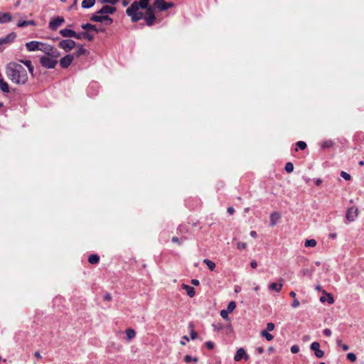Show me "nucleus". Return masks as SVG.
<instances>
[{
  "label": "nucleus",
  "instance_id": "f257e3e1",
  "mask_svg": "<svg viewBox=\"0 0 364 364\" xmlns=\"http://www.w3.org/2000/svg\"><path fill=\"white\" fill-rule=\"evenodd\" d=\"M5 73L8 79L16 85H24L28 81L26 69L17 62H10L6 65Z\"/></svg>",
  "mask_w": 364,
  "mask_h": 364
},
{
  "label": "nucleus",
  "instance_id": "f03ea898",
  "mask_svg": "<svg viewBox=\"0 0 364 364\" xmlns=\"http://www.w3.org/2000/svg\"><path fill=\"white\" fill-rule=\"evenodd\" d=\"M150 0H139L134 1L127 8L126 13L131 18L132 22H137L143 18V12L140 9H148Z\"/></svg>",
  "mask_w": 364,
  "mask_h": 364
},
{
  "label": "nucleus",
  "instance_id": "7ed1b4c3",
  "mask_svg": "<svg viewBox=\"0 0 364 364\" xmlns=\"http://www.w3.org/2000/svg\"><path fill=\"white\" fill-rule=\"evenodd\" d=\"M58 58H54L52 56H42L40 58L41 65L46 68H54L58 64Z\"/></svg>",
  "mask_w": 364,
  "mask_h": 364
},
{
  "label": "nucleus",
  "instance_id": "20e7f679",
  "mask_svg": "<svg viewBox=\"0 0 364 364\" xmlns=\"http://www.w3.org/2000/svg\"><path fill=\"white\" fill-rule=\"evenodd\" d=\"M41 51L45 53L44 56L50 55L54 58H58L60 55V52L57 50V48L44 43H43L42 46L41 47Z\"/></svg>",
  "mask_w": 364,
  "mask_h": 364
},
{
  "label": "nucleus",
  "instance_id": "39448f33",
  "mask_svg": "<svg viewBox=\"0 0 364 364\" xmlns=\"http://www.w3.org/2000/svg\"><path fill=\"white\" fill-rule=\"evenodd\" d=\"M146 9V16H144L143 15V18L147 26H152L155 21H156V16L154 14L153 9L151 6H149L148 9Z\"/></svg>",
  "mask_w": 364,
  "mask_h": 364
},
{
  "label": "nucleus",
  "instance_id": "423d86ee",
  "mask_svg": "<svg viewBox=\"0 0 364 364\" xmlns=\"http://www.w3.org/2000/svg\"><path fill=\"white\" fill-rule=\"evenodd\" d=\"M154 6L159 11H166L172 8L174 4L171 2H166L164 0H154Z\"/></svg>",
  "mask_w": 364,
  "mask_h": 364
},
{
  "label": "nucleus",
  "instance_id": "0eeeda50",
  "mask_svg": "<svg viewBox=\"0 0 364 364\" xmlns=\"http://www.w3.org/2000/svg\"><path fill=\"white\" fill-rule=\"evenodd\" d=\"M58 46L65 52H69L75 48V42L71 39L63 40L59 42Z\"/></svg>",
  "mask_w": 364,
  "mask_h": 364
},
{
  "label": "nucleus",
  "instance_id": "6e6552de",
  "mask_svg": "<svg viewBox=\"0 0 364 364\" xmlns=\"http://www.w3.org/2000/svg\"><path fill=\"white\" fill-rule=\"evenodd\" d=\"M358 215V209L355 206H352L347 210L346 219L349 222L354 221Z\"/></svg>",
  "mask_w": 364,
  "mask_h": 364
},
{
  "label": "nucleus",
  "instance_id": "1a4fd4ad",
  "mask_svg": "<svg viewBox=\"0 0 364 364\" xmlns=\"http://www.w3.org/2000/svg\"><path fill=\"white\" fill-rule=\"evenodd\" d=\"M64 21H65V20L63 17L58 16V17L53 18L49 22V28L51 30L55 31L60 26H61Z\"/></svg>",
  "mask_w": 364,
  "mask_h": 364
},
{
  "label": "nucleus",
  "instance_id": "9d476101",
  "mask_svg": "<svg viewBox=\"0 0 364 364\" xmlns=\"http://www.w3.org/2000/svg\"><path fill=\"white\" fill-rule=\"evenodd\" d=\"M310 348L311 350L314 351V355L316 358H321L323 357L324 352L320 349V343L318 342H313L311 344Z\"/></svg>",
  "mask_w": 364,
  "mask_h": 364
},
{
  "label": "nucleus",
  "instance_id": "9b49d317",
  "mask_svg": "<svg viewBox=\"0 0 364 364\" xmlns=\"http://www.w3.org/2000/svg\"><path fill=\"white\" fill-rule=\"evenodd\" d=\"M43 42L39 41H30L26 43V48L28 51L41 50Z\"/></svg>",
  "mask_w": 364,
  "mask_h": 364
},
{
  "label": "nucleus",
  "instance_id": "f8f14e48",
  "mask_svg": "<svg viewBox=\"0 0 364 364\" xmlns=\"http://www.w3.org/2000/svg\"><path fill=\"white\" fill-rule=\"evenodd\" d=\"M74 59V56L73 55L68 54L65 56L63 57L60 60V65L63 68H67L72 63Z\"/></svg>",
  "mask_w": 364,
  "mask_h": 364
},
{
  "label": "nucleus",
  "instance_id": "ddd939ff",
  "mask_svg": "<svg viewBox=\"0 0 364 364\" xmlns=\"http://www.w3.org/2000/svg\"><path fill=\"white\" fill-rule=\"evenodd\" d=\"M242 359H245V360H247L249 359V355L246 353L244 348H240L237 349L234 360L237 362L240 361Z\"/></svg>",
  "mask_w": 364,
  "mask_h": 364
},
{
  "label": "nucleus",
  "instance_id": "4468645a",
  "mask_svg": "<svg viewBox=\"0 0 364 364\" xmlns=\"http://www.w3.org/2000/svg\"><path fill=\"white\" fill-rule=\"evenodd\" d=\"M279 283L272 282L270 283L268 286V289L269 291H275L277 293H279L283 287V279H279Z\"/></svg>",
  "mask_w": 364,
  "mask_h": 364
},
{
  "label": "nucleus",
  "instance_id": "2eb2a0df",
  "mask_svg": "<svg viewBox=\"0 0 364 364\" xmlns=\"http://www.w3.org/2000/svg\"><path fill=\"white\" fill-rule=\"evenodd\" d=\"M115 11L116 9L114 7L106 5L102 6V8L98 11L97 14L107 16V14H114Z\"/></svg>",
  "mask_w": 364,
  "mask_h": 364
},
{
  "label": "nucleus",
  "instance_id": "dca6fc26",
  "mask_svg": "<svg viewBox=\"0 0 364 364\" xmlns=\"http://www.w3.org/2000/svg\"><path fill=\"white\" fill-rule=\"evenodd\" d=\"M90 20L95 22H102L105 20H108L109 23L112 22V19L107 16H103L102 14L97 15L95 14L90 18Z\"/></svg>",
  "mask_w": 364,
  "mask_h": 364
},
{
  "label": "nucleus",
  "instance_id": "f3484780",
  "mask_svg": "<svg viewBox=\"0 0 364 364\" xmlns=\"http://www.w3.org/2000/svg\"><path fill=\"white\" fill-rule=\"evenodd\" d=\"M60 33L62 36L66 38L77 37V33L75 31L69 28H64L60 30Z\"/></svg>",
  "mask_w": 364,
  "mask_h": 364
},
{
  "label": "nucleus",
  "instance_id": "a211bd4d",
  "mask_svg": "<svg viewBox=\"0 0 364 364\" xmlns=\"http://www.w3.org/2000/svg\"><path fill=\"white\" fill-rule=\"evenodd\" d=\"M16 38V34L11 33L7 35L6 37L0 38V45L10 43L14 41Z\"/></svg>",
  "mask_w": 364,
  "mask_h": 364
},
{
  "label": "nucleus",
  "instance_id": "6ab92c4d",
  "mask_svg": "<svg viewBox=\"0 0 364 364\" xmlns=\"http://www.w3.org/2000/svg\"><path fill=\"white\" fill-rule=\"evenodd\" d=\"M280 218V215L277 212H274L270 215V225L272 227L274 226L279 219Z\"/></svg>",
  "mask_w": 364,
  "mask_h": 364
},
{
  "label": "nucleus",
  "instance_id": "aec40b11",
  "mask_svg": "<svg viewBox=\"0 0 364 364\" xmlns=\"http://www.w3.org/2000/svg\"><path fill=\"white\" fill-rule=\"evenodd\" d=\"M182 288L186 291L187 294L190 297L192 298V297H193L195 296V294H196L195 289L193 287H191L189 285L183 284H182Z\"/></svg>",
  "mask_w": 364,
  "mask_h": 364
},
{
  "label": "nucleus",
  "instance_id": "412c9836",
  "mask_svg": "<svg viewBox=\"0 0 364 364\" xmlns=\"http://www.w3.org/2000/svg\"><path fill=\"white\" fill-rule=\"evenodd\" d=\"M36 22L33 20H29V21H20L17 23V26L19 28L26 27L28 26H36Z\"/></svg>",
  "mask_w": 364,
  "mask_h": 364
},
{
  "label": "nucleus",
  "instance_id": "4be33fe9",
  "mask_svg": "<svg viewBox=\"0 0 364 364\" xmlns=\"http://www.w3.org/2000/svg\"><path fill=\"white\" fill-rule=\"evenodd\" d=\"M11 21V16L9 13H0V23H7Z\"/></svg>",
  "mask_w": 364,
  "mask_h": 364
},
{
  "label": "nucleus",
  "instance_id": "5701e85b",
  "mask_svg": "<svg viewBox=\"0 0 364 364\" xmlns=\"http://www.w3.org/2000/svg\"><path fill=\"white\" fill-rule=\"evenodd\" d=\"M21 63H23L28 68L29 73L33 75L34 71V67L32 65V63L29 60H20Z\"/></svg>",
  "mask_w": 364,
  "mask_h": 364
},
{
  "label": "nucleus",
  "instance_id": "b1692460",
  "mask_svg": "<svg viewBox=\"0 0 364 364\" xmlns=\"http://www.w3.org/2000/svg\"><path fill=\"white\" fill-rule=\"evenodd\" d=\"M125 333H126L127 338L128 341L133 339L136 336V332L132 328H127L125 331Z\"/></svg>",
  "mask_w": 364,
  "mask_h": 364
},
{
  "label": "nucleus",
  "instance_id": "393cba45",
  "mask_svg": "<svg viewBox=\"0 0 364 364\" xmlns=\"http://www.w3.org/2000/svg\"><path fill=\"white\" fill-rule=\"evenodd\" d=\"M95 4V0H83L82 2V7L84 9H89L93 6Z\"/></svg>",
  "mask_w": 364,
  "mask_h": 364
},
{
  "label": "nucleus",
  "instance_id": "a878e982",
  "mask_svg": "<svg viewBox=\"0 0 364 364\" xmlns=\"http://www.w3.org/2000/svg\"><path fill=\"white\" fill-rule=\"evenodd\" d=\"M317 245V242L314 239H307L304 242V246L306 247H314Z\"/></svg>",
  "mask_w": 364,
  "mask_h": 364
},
{
  "label": "nucleus",
  "instance_id": "bb28decb",
  "mask_svg": "<svg viewBox=\"0 0 364 364\" xmlns=\"http://www.w3.org/2000/svg\"><path fill=\"white\" fill-rule=\"evenodd\" d=\"M100 261V257L97 255H90L88 257V262L90 264H97Z\"/></svg>",
  "mask_w": 364,
  "mask_h": 364
},
{
  "label": "nucleus",
  "instance_id": "cd10ccee",
  "mask_svg": "<svg viewBox=\"0 0 364 364\" xmlns=\"http://www.w3.org/2000/svg\"><path fill=\"white\" fill-rule=\"evenodd\" d=\"M203 262L207 265L208 268L210 270V271H213L215 268V262H213V261L208 259H205L203 260Z\"/></svg>",
  "mask_w": 364,
  "mask_h": 364
},
{
  "label": "nucleus",
  "instance_id": "c85d7f7f",
  "mask_svg": "<svg viewBox=\"0 0 364 364\" xmlns=\"http://www.w3.org/2000/svg\"><path fill=\"white\" fill-rule=\"evenodd\" d=\"M82 28L85 30L94 31L97 33L98 32V30L97 29L96 26L90 24V23L83 24V25H82Z\"/></svg>",
  "mask_w": 364,
  "mask_h": 364
},
{
  "label": "nucleus",
  "instance_id": "c756f323",
  "mask_svg": "<svg viewBox=\"0 0 364 364\" xmlns=\"http://www.w3.org/2000/svg\"><path fill=\"white\" fill-rule=\"evenodd\" d=\"M262 336L264 337L268 341H270L273 339L274 336L269 333L267 331L263 330L261 332Z\"/></svg>",
  "mask_w": 364,
  "mask_h": 364
},
{
  "label": "nucleus",
  "instance_id": "7c9ffc66",
  "mask_svg": "<svg viewBox=\"0 0 364 364\" xmlns=\"http://www.w3.org/2000/svg\"><path fill=\"white\" fill-rule=\"evenodd\" d=\"M87 50L82 47L80 46L75 52V55L76 57H80L81 55H85Z\"/></svg>",
  "mask_w": 364,
  "mask_h": 364
},
{
  "label": "nucleus",
  "instance_id": "2f4dec72",
  "mask_svg": "<svg viewBox=\"0 0 364 364\" xmlns=\"http://www.w3.org/2000/svg\"><path fill=\"white\" fill-rule=\"evenodd\" d=\"M186 240V237H181V239H179L178 237H173L171 238V241L174 243H177L179 245H181L183 242V241Z\"/></svg>",
  "mask_w": 364,
  "mask_h": 364
},
{
  "label": "nucleus",
  "instance_id": "473e14b6",
  "mask_svg": "<svg viewBox=\"0 0 364 364\" xmlns=\"http://www.w3.org/2000/svg\"><path fill=\"white\" fill-rule=\"evenodd\" d=\"M236 307V303L233 301H230L228 305V307H227V311L230 313L232 311H234V309H235Z\"/></svg>",
  "mask_w": 364,
  "mask_h": 364
},
{
  "label": "nucleus",
  "instance_id": "72a5a7b5",
  "mask_svg": "<svg viewBox=\"0 0 364 364\" xmlns=\"http://www.w3.org/2000/svg\"><path fill=\"white\" fill-rule=\"evenodd\" d=\"M294 170V165L291 162H288L285 165V171L287 172V173H291Z\"/></svg>",
  "mask_w": 364,
  "mask_h": 364
},
{
  "label": "nucleus",
  "instance_id": "f704fd0d",
  "mask_svg": "<svg viewBox=\"0 0 364 364\" xmlns=\"http://www.w3.org/2000/svg\"><path fill=\"white\" fill-rule=\"evenodd\" d=\"M296 145L297 148L300 149L301 150H304L306 148V144L302 141H297Z\"/></svg>",
  "mask_w": 364,
  "mask_h": 364
},
{
  "label": "nucleus",
  "instance_id": "c9c22d12",
  "mask_svg": "<svg viewBox=\"0 0 364 364\" xmlns=\"http://www.w3.org/2000/svg\"><path fill=\"white\" fill-rule=\"evenodd\" d=\"M333 144V141L331 140L325 141L322 143V148L327 149L332 146Z\"/></svg>",
  "mask_w": 364,
  "mask_h": 364
},
{
  "label": "nucleus",
  "instance_id": "e433bc0d",
  "mask_svg": "<svg viewBox=\"0 0 364 364\" xmlns=\"http://www.w3.org/2000/svg\"><path fill=\"white\" fill-rule=\"evenodd\" d=\"M184 360L186 363H188L191 361H198V358H192L191 355H186L185 357H184Z\"/></svg>",
  "mask_w": 364,
  "mask_h": 364
},
{
  "label": "nucleus",
  "instance_id": "4c0bfd02",
  "mask_svg": "<svg viewBox=\"0 0 364 364\" xmlns=\"http://www.w3.org/2000/svg\"><path fill=\"white\" fill-rule=\"evenodd\" d=\"M246 247H247V243L242 242H237V248L238 250H245Z\"/></svg>",
  "mask_w": 364,
  "mask_h": 364
},
{
  "label": "nucleus",
  "instance_id": "58836bf2",
  "mask_svg": "<svg viewBox=\"0 0 364 364\" xmlns=\"http://www.w3.org/2000/svg\"><path fill=\"white\" fill-rule=\"evenodd\" d=\"M347 358L351 362H355L356 360V355L353 353H349L347 354Z\"/></svg>",
  "mask_w": 364,
  "mask_h": 364
},
{
  "label": "nucleus",
  "instance_id": "ea45409f",
  "mask_svg": "<svg viewBox=\"0 0 364 364\" xmlns=\"http://www.w3.org/2000/svg\"><path fill=\"white\" fill-rule=\"evenodd\" d=\"M341 176L346 181H349L351 178L350 175L345 171H341Z\"/></svg>",
  "mask_w": 364,
  "mask_h": 364
},
{
  "label": "nucleus",
  "instance_id": "a19ab883",
  "mask_svg": "<svg viewBox=\"0 0 364 364\" xmlns=\"http://www.w3.org/2000/svg\"><path fill=\"white\" fill-rule=\"evenodd\" d=\"M228 311L225 309H223L220 311V316L225 318V319H228Z\"/></svg>",
  "mask_w": 364,
  "mask_h": 364
},
{
  "label": "nucleus",
  "instance_id": "79ce46f5",
  "mask_svg": "<svg viewBox=\"0 0 364 364\" xmlns=\"http://www.w3.org/2000/svg\"><path fill=\"white\" fill-rule=\"evenodd\" d=\"M299 305H300L299 301L296 298L294 299L292 304H291V306L295 309V308H297Z\"/></svg>",
  "mask_w": 364,
  "mask_h": 364
},
{
  "label": "nucleus",
  "instance_id": "37998d69",
  "mask_svg": "<svg viewBox=\"0 0 364 364\" xmlns=\"http://www.w3.org/2000/svg\"><path fill=\"white\" fill-rule=\"evenodd\" d=\"M274 324L273 323H268L267 324V331H272L274 329Z\"/></svg>",
  "mask_w": 364,
  "mask_h": 364
},
{
  "label": "nucleus",
  "instance_id": "c03bdc74",
  "mask_svg": "<svg viewBox=\"0 0 364 364\" xmlns=\"http://www.w3.org/2000/svg\"><path fill=\"white\" fill-rule=\"evenodd\" d=\"M299 351V348L298 346L294 345L291 347V352L292 353H297Z\"/></svg>",
  "mask_w": 364,
  "mask_h": 364
},
{
  "label": "nucleus",
  "instance_id": "a18cd8bd",
  "mask_svg": "<svg viewBox=\"0 0 364 364\" xmlns=\"http://www.w3.org/2000/svg\"><path fill=\"white\" fill-rule=\"evenodd\" d=\"M323 333L325 336L329 337L331 336V331L329 328H325L323 331Z\"/></svg>",
  "mask_w": 364,
  "mask_h": 364
},
{
  "label": "nucleus",
  "instance_id": "49530a36",
  "mask_svg": "<svg viewBox=\"0 0 364 364\" xmlns=\"http://www.w3.org/2000/svg\"><path fill=\"white\" fill-rule=\"evenodd\" d=\"M190 336H191V338L192 340H194L197 338L198 333L193 329H191Z\"/></svg>",
  "mask_w": 364,
  "mask_h": 364
},
{
  "label": "nucleus",
  "instance_id": "de8ad7c7",
  "mask_svg": "<svg viewBox=\"0 0 364 364\" xmlns=\"http://www.w3.org/2000/svg\"><path fill=\"white\" fill-rule=\"evenodd\" d=\"M82 35L83 36V37L89 41H91L92 38H93V36L92 35H90L87 33H82Z\"/></svg>",
  "mask_w": 364,
  "mask_h": 364
},
{
  "label": "nucleus",
  "instance_id": "09e8293b",
  "mask_svg": "<svg viewBox=\"0 0 364 364\" xmlns=\"http://www.w3.org/2000/svg\"><path fill=\"white\" fill-rule=\"evenodd\" d=\"M205 346L208 349L212 350L214 348V343L212 341H208L205 343Z\"/></svg>",
  "mask_w": 364,
  "mask_h": 364
},
{
  "label": "nucleus",
  "instance_id": "8fccbe9b",
  "mask_svg": "<svg viewBox=\"0 0 364 364\" xmlns=\"http://www.w3.org/2000/svg\"><path fill=\"white\" fill-rule=\"evenodd\" d=\"M119 0H102L103 3H109L111 4H116Z\"/></svg>",
  "mask_w": 364,
  "mask_h": 364
},
{
  "label": "nucleus",
  "instance_id": "3c124183",
  "mask_svg": "<svg viewBox=\"0 0 364 364\" xmlns=\"http://www.w3.org/2000/svg\"><path fill=\"white\" fill-rule=\"evenodd\" d=\"M327 296H328V299H327L328 303L330 304H333L334 302V299H333V296L330 294H327Z\"/></svg>",
  "mask_w": 364,
  "mask_h": 364
},
{
  "label": "nucleus",
  "instance_id": "603ef678",
  "mask_svg": "<svg viewBox=\"0 0 364 364\" xmlns=\"http://www.w3.org/2000/svg\"><path fill=\"white\" fill-rule=\"evenodd\" d=\"M104 299H105V301H111V299H112L111 294H106L104 296Z\"/></svg>",
  "mask_w": 364,
  "mask_h": 364
},
{
  "label": "nucleus",
  "instance_id": "864d4df0",
  "mask_svg": "<svg viewBox=\"0 0 364 364\" xmlns=\"http://www.w3.org/2000/svg\"><path fill=\"white\" fill-rule=\"evenodd\" d=\"M250 266H251L253 269H255V268H257V262L255 260H252V261L250 262Z\"/></svg>",
  "mask_w": 364,
  "mask_h": 364
},
{
  "label": "nucleus",
  "instance_id": "5fc2aeb1",
  "mask_svg": "<svg viewBox=\"0 0 364 364\" xmlns=\"http://www.w3.org/2000/svg\"><path fill=\"white\" fill-rule=\"evenodd\" d=\"M191 284L195 285V286H198L200 282H199V281L198 279H194L191 280Z\"/></svg>",
  "mask_w": 364,
  "mask_h": 364
},
{
  "label": "nucleus",
  "instance_id": "6e6d98bb",
  "mask_svg": "<svg viewBox=\"0 0 364 364\" xmlns=\"http://www.w3.org/2000/svg\"><path fill=\"white\" fill-rule=\"evenodd\" d=\"M341 347L344 351H346L349 349V346L347 344H343Z\"/></svg>",
  "mask_w": 364,
  "mask_h": 364
},
{
  "label": "nucleus",
  "instance_id": "4d7b16f0",
  "mask_svg": "<svg viewBox=\"0 0 364 364\" xmlns=\"http://www.w3.org/2000/svg\"><path fill=\"white\" fill-rule=\"evenodd\" d=\"M228 213H230V215L233 214L234 212H235V209L232 208V207H229L228 208Z\"/></svg>",
  "mask_w": 364,
  "mask_h": 364
},
{
  "label": "nucleus",
  "instance_id": "13d9d810",
  "mask_svg": "<svg viewBox=\"0 0 364 364\" xmlns=\"http://www.w3.org/2000/svg\"><path fill=\"white\" fill-rule=\"evenodd\" d=\"M250 235H251V237H255V238L257 237V232L254 230L250 232Z\"/></svg>",
  "mask_w": 364,
  "mask_h": 364
},
{
  "label": "nucleus",
  "instance_id": "bf43d9fd",
  "mask_svg": "<svg viewBox=\"0 0 364 364\" xmlns=\"http://www.w3.org/2000/svg\"><path fill=\"white\" fill-rule=\"evenodd\" d=\"M257 350L259 354H262L264 352V349L262 347H259L257 348Z\"/></svg>",
  "mask_w": 364,
  "mask_h": 364
},
{
  "label": "nucleus",
  "instance_id": "052dcab7",
  "mask_svg": "<svg viewBox=\"0 0 364 364\" xmlns=\"http://www.w3.org/2000/svg\"><path fill=\"white\" fill-rule=\"evenodd\" d=\"M289 296L293 299H296V293L293 291L289 293Z\"/></svg>",
  "mask_w": 364,
  "mask_h": 364
},
{
  "label": "nucleus",
  "instance_id": "680f3d73",
  "mask_svg": "<svg viewBox=\"0 0 364 364\" xmlns=\"http://www.w3.org/2000/svg\"><path fill=\"white\" fill-rule=\"evenodd\" d=\"M34 355L37 358H41V355L40 353L38 351L34 353Z\"/></svg>",
  "mask_w": 364,
  "mask_h": 364
},
{
  "label": "nucleus",
  "instance_id": "e2e57ef3",
  "mask_svg": "<svg viewBox=\"0 0 364 364\" xmlns=\"http://www.w3.org/2000/svg\"><path fill=\"white\" fill-rule=\"evenodd\" d=\"M322 183V181L321 179H317L316 181H315V183L316 186H320L321 183Z\"/></svg>",
  "mask_w": 364,
  "mask_h": 364
},
{
  "label": "nucleus",
  "instance_id": "0e129e2a",
  "mask_svg": "<svg viewBox=\"0 0 364 364\" xmlns=\"http://www.w3.org/2000/svg\"><path fill=\"white\" fill-rule=\"evenodd\" d=\"M336 343H337V345H338V346H341L343 345V343H342V342H341V340H337V342H336Z\"/></svg>",
  "mask_w": 364,
  "mask_h": 364
},
{
  "label": "nucleus",
  "instance_id": "69168bd1",
  "mask_svg": "<svg viewBox=\"0 0 364 364\" xmlns=\"http://www.w3.org/2000/svg\"><path fill=\"white\" fill-rule=\"evenodd\" d=\"M329 237H331V238H336V234H331L329 235Z\"/></svg>",
  "mask_w": 364,
  "mask_h": 364
},
{
  "label": "nucleus",
  "instance_id": "338daca9",
  "mask_svg": "<svg viewBox=\"0 0 364 364\" xmlns=\"http://www.w3.org/2000/svg\"><path fill=\"white\" fill-rule=\"evenodd\" d=\"M320 301H321V302H323H323H325V296H321V297L320 298Z\"/></svg>",
  "mask_w": 364,
  "mask_h": 364
},
{
  "label": "nucleus",
  "instance_id": "774afa93",
  "mask_svg": "<svg viewBox=\"0 0 364 364\" xmlns=\"http://www.w3.org/2000/svg\"><path fill=\"white\" fill-rule=\"evenodd\" d=\"M183 339H185L186 341H189V338L187 336H184Z\"/></svg>",
  "mask_w": 364,
  "mask_h": 364
}]
</instances>
